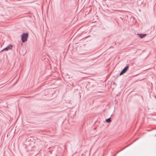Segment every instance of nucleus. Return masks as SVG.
Listing matches in <instances>:
<instances>
[{
  "label": "nucleus",
  "mask_w": 156,
  "mask_h": 156,
  "mask_svg": "<svg viewBox=\"0 0 156 156\" xmlns=\"http://www.w3.org/2000/svg\"><path fill=\"white\" fill-rule=\"evenodd\" d=\"M28 36V34L27 33H23L21 35L22 41L23 42H25L27 40V39Z\"/></svg>",
  "instance_id": "obj_1"
},
{
  "label": "nucleus",
  "mask_w": 156,
  "mask_h": 156,
  "mask_svg": "<svg viewBox=\"0 0 156 156\" xmlns=\"http://www.w3.org/2000/svg\"><path fill=\"white\" fill-rule=\"evenodd\" d=\"M129 68V66H126L121 71L119 74V75L121 76L125 73L127 70Z\"/></svg>",
  "instance_id": "obj_2"
},
{
  "label": "nucleus",
  "mask_w": 156,
  "mask_h": 156,
  "mask_svg": "<svg viewBox=\"0 0 156 156\" xmlns=\"http://www.w3.org/2000/svg\"><path fill=\"white\" fill-rule=\"evenodd\" d=\"M13 47V46L12 44H9L5 48L3 49L1 51H8L9 50H12Z\"/></svg>",
  "instance_id": "obj_3"
},
{
  "label": "nucleus",
  "mask_w": 156,
  "mask_h": 156,
  "mask_svg": "<svg viewBox=\"0 0 156 156\" xmlns=\"http://www.w3.org/2000/svg\"><path fill=\"white\" fill-rule=\"evenodd\" d=\"M137 35H138V36H139L141 38H144L146 35V34H137Z\"/></svg>",
  "instance_id": "obj_4"
},
{
  "label": "nucleus",
  "mask_w": 156,
  "mask_h": 156,
  "mask_svg": "<svg viewBox=\"0 0 156 156\" xmlns=\"http://www.w3.org/2000/svg\"><path fill=\"white\" fill-rule=\"evenodd\" d=\"M111 121L110 118H109L106 120V122L108 123L110 122Z\"/></svg>",
  "instance_id": "obj_5"
},
{
  "label": "nucleus",
  "mask_w": 156,
  "mask_h": 156,
  "mask_svg": "<svg viewBox=\"0 0 156 156\" xmlns=\"http://www.w3.org/2000/svg\"><path fill=\"white\" fill-rule=\"evenodd\" d=\"M129 145H128L127 146H126L125 147H124L123 149H125V148H126L127 147H128V146H129Z\"/></svg>",
  "instance_id": "obj_6"
}]
</instances>
